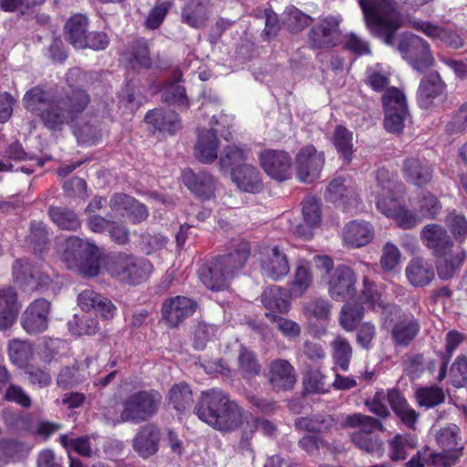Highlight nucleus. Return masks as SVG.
<instances>
[{
	"mask_svg": "<svg viewBox=\"0 0 467 467\" xmlns=\"http://www.w3.org/2000/svg\"><path fill=\"white\" fill-rule=\"evenodd\" d=\"M89 102L90 97L86 90L71 85L69 90L54 98L41 86H36L23 98L26 109L37 117L49 130H61L64 126L76 121Z\"/></svg>",
	"mask_w": 467,
	"mask_h": 467,
	"instance_id": "1",
	"label": "nucleus"
},
{
	"mask_svg": "<svg viewBox=\"0 0 467 467\" xmlns=\"http://www.w3.org/2000/svg\"><path fill=\"white\" fill-rule=\"evenodd\" d=\"M197 417L221 431H233L244 420V410L217 388L202 391L195 408Z\"/></svg>",
	"mask_w": 467,
	"mask_h": 467,
	"instance_id": "2",
	"label": "nucleus"
},
{
	"mask_svg": "<svg viewBox=\"0 0 467 467\" xmlns=\"http://www.w3.org/2000/svg\"><path fill=\"white\" fill-rule=\"evenodd\" d=\"M420 237L423 244L431 250L433 256L442 259L437 265L439 278H452L465 260V251L461 246L454 247L447 230L437 223L425 225L420 232Z\"/></svg>",
	"mask_w": 467,
	"mask_h": 467,
	"instance_id": "3",
	"label": "nucleus"
},
{
	"mask_svg": "<svg viewBox=\"0 0 467 467\" xmlns=\"http://www.w3.org/2000/svg\"><path fill=\"white\" fill-rule=\"evenodd\" d=\"M377 186L376 204L379 212L393 219L399 227L411 229L421 221V215L410 211L401 205L397 194L401 192L402 184L398 175L392 174L385 168H379L376 174Z\"/></svg>",
	"mask_w": 467,
	"mask_h": 467,
	"instance_id": "4",
	"label": "nucleus"
},
{
	"mask_svg": "<svg viewBox=\"0 0 467 467\" xmlns=\"http://www.w3.org/2000/svg\"><path fill=\"white\" fill-rule=\"evenodd\" d=\"M250 255L247 242L237 243L225 254L220 255L199 270V278L211 290H223L244 267Z\"/></svg>",
	"mask_w": 467,
	"mask_h": 467,
	"instance_id": "5",
	"label": "nucleus"
},
{
	"mask_svg": "<svg viewBox=\"0 0 467 467\" xmlns=\"http://www.w3.org/2000/svg\"><path fill=\"white\" fill-rule=\"evenodd\" d=\"M359 5L370 32L392 46L403 23L398 4L394 0H359Z\"/></svg>",
	"mask_w": 467,
	"mask_h": 467,
	"instance_id": "6",
	"label": "nucleus"
},
{
	"mask_svg": "<svg viewBox=\"0 0 467 467\" xmlns=\"http://www.w3.org/2000/svg\"><path fill=\"white\" fill-rule=\"evenodd\" d=\"M101 254L100 249L94 243L70 236L65 242L62 258L67 268L93 277L99 273Z\"/></svg>",
	"mask_w": 467,
	"mask_h": 467,
	"instance_id": "7",
	"label": "nucleus"
},
{
	"mask_svg": "<svg viewBox=\"0 0 467 467\" xmlns=\"http://www.w3.org/2000/svg\"><path fill=\"white\" fill-rule=\"evenodd\" d=\"M162 400L161 393L154 389L140 390L130 395L123 402L121 421L140 423L152 418Z\"/></svg>",
	"mask_w": 467,
	"mask_h": 467,
	"instance_id": "8",
	"label": "nucleus"
},
{
	"mask_svg": "<svg viewBox=\"0 0 467 467\" xmlns=\"http://www.w3.org/2000/svg\"><path fill=\"white\" fill-rule=\"evenodd\" d=\"M110 271L119 281L137 285L148 278L152 271V265L145 259L119 254L113 262Z\"/></svg>",
	"mask_w": 467,
	"mask_h": 467,
	"instance_id": "9",
	"label": "nucleus"
},
{
	"mask_svg": "<svg viewBox=\"0 0 467 467\" xmlns=\"http://www.w3.org/2000/svg\"><path fill=\"white\" fill-rule=\"evenodd\" d=\"M340 16H328L320 19L308 32V44L314 49H326L337 46L342 40Z\"/></svg>",
	"mask_w": 467,
	"mask_h": 467,
	"instance_id": "10",
	"label": "nucleus"
},
{
	"mask_svg": "<svg viewBox=\"0 0 467 467\" xmlns=\"http://www.w3.org/2000/svg\"><path fill=\"white\" fill-rule=\"evenodd\" d=\"M398 49L411 67L419 72L424 71L433 62L430 45L416 35H403Z\"/></svg>",
	"mask_w": 467,
	"mask_h": 467,
	"instance_id": "11",
	"label": "nucleus"
},
{
	"mask_svg": "<svg viewBox=\"0 0 467 467\" xmlns=\"http://www.w3.org/2000/svg\"><path fill=\"white\" fill-rule=\"evenodd\" d=\"M459 433L460 430L454 424L444 427L437 432L436 441L442 451L434 452V454L440 467L451 466L461 456L463 446Z\"/></svg>",
	"mask_w": 467,
	"mask_h": 467,
	"instance_id": "12",
	"label": "nucleus"
},
{
	"mask_svg": "<svg viewBox=\"0 0 467 467\" xmlns=\"http://www.w3.org/2000/svg\"><path fill=\"white\" fill-rule=\"evenodd\" d=\"M324 163V152L313 145L302 148L296 156V178L302 182H313L320 177Z\"/></svg>",
	"mask_w": 467,
	"mask_h": 467,
	"instance_id": "13",
	"label": "nucleus"
},
{
	"mask_svg": "<svg viewBox=\"0 0 467 467\" xmlns=\"http://www.w3.org/2000/svg\"><path fill=\"white\" fill-rule=\"evenodd\" d=\"M259 163L264 171L272 179L283 182L291 177L292 159L281 150H265L259 155Z\"/></svg>",
	"mask_w": 467,
	"mask_h": 467,
	"instance_id": "14",
	"label": "nucleus"
},
{
	"mask_svg": "<svg viewBox=\"0 0 467 467\" xmlns=\"http://www.w3.org/2000/svg\"><path fill=\"white\" fill-rule=\"evenodd\" d=\"M260 265L263 275L275 281L285 277L290 271L287 255L278 245L262 248Z\"/></svg>",
	"mask_w": 467,
	"mask_h": 467,
	"instance_id": "15",
	"label": "nucleus"
},
{
	"mask_svg": "<svg viewBox=\"0 0 467 467\" xmlns=\"http://www.w3.org/2000/svg\"><path fill=\"white\" fill-rule=\"evenodd\" d=\"M197 308V303L192 298L176 296L167 298L161 306V317L170 327H177L185 319L192 317Z\"/></svg>",
	"mask_w": 467,
	"mask_h": 467,
	"instance_id": "16",
	"label": "nucleus"
},
{
	"mask_svg": "<svg viewBox=\"0 0 467 467\" xmlns=\"http://www.w3.org/2000/svg\"><path fill=\"white\" fill-rule=\"evenodd\" d=\"M50 302L45 298L33 301L21 317V326L30 335L44 332L48 327Z\"/></svg>",
	"mask_w": 467,
	"mask_h": 467,
	"instance_id": "17",
	"label": "nucleus"
},
{
	"mask_svg": "<svg viewBox=\"0 0 467 467\" xmlns=\"http://www.w3.org/2000/svg\"><path fill=\"white\" fill-rule=\"evenodd\" d=\"M445 97L446 86L438 72H431L421 79L417 91V102L421 109H430Z\"/></svg>",
	"mask_w": 467,
	"mask_h": 467,
	"instance_id": "18",
	"label": "nucleus"
},
{
	"mask_svg": "<svg viewBox=\"0 0 467 467\" xmlns=\"http://www.w3.org/2000/svg\"><path fill=\"white\" fill-rule=\"evenodd\" d=\"M409 25L416 31L423 33L429 38L440 41L450 47L459 48L463 45L461 35L453 30L446 29L415 17L409 18Z\"/></svg>",
	"mask_w": 467,
	"mask_h": 467,
	"instance_id": "19",
	"label": "nucleus"
},
{
	"mask_svg": "<svg viewBox=\"0 0 467 467\" xmlns=\"http://www.w3.org/2000/svg\"><path fill=\"white\" fill-rule=\"evenodd\" d=\"M78 303L83 311H95L104 319H112L117 311L111 300L91 289L82 291L78 296Z\"/></svg>",
	"mask_w": 467,
	"mask_h": 467,
	"instance_id": "20",
	"label": "nucleus"
},
{
	"mask_svg": "<svg viewBox=\"0 0 467 467\" xmlns=\"http://www.w3.org/2000/svg\"><path fill=\"white\" fill-rule=\"evenodd\" d=\"M296 380L294 367L286 359L277 358L269 364V382L275 390H289Z\"/></svg>",
	"mask_w": 467,
	"mask_h": 467,
	"instance_id": "21",
	"label": "nucleus"
},
{
	"mask_svg": "<svg viewBox=\"0 0 467 467\" xmlns=\"http://www.w3.org/2000/svg\"><path fill=\"white\" fill-rule=\"evenodd\" d=\"M405 275L412 286L423 287L434 279L435 271L431 262L423 257H415L408 263Z\"/></svg>",
	"mask_w": 467,
	"mask_h": 467,
	"instance_id": "22",
	"label": "nucleus"
},
{
	"mask_svg": "<svg viewBox=\"0 0 467 467\" xmlns=\"http://www.w3.org/2000/svg\"><path fill=\"white\" fill-rule=\"evenodd\" d=\"M160 430L153 424L142 426L132 441L134 451L142 458H149L159 450Z\"/></svg>",
	"mask_w": 467,
	"mask_h": 467,
	"instance_id": "23",
	"label": "nucleus"
},
{
	"mask_svg": "<svg viewBox=\"0 0 467 467\" xmlns=\"http://www.w3.org/2000/svg\"><path fill=\"white\" fill-rule=\"evenodd\" d=\"M403 176L408 182L417 186L429 183L432 178V166L425 159L408 158L403 164Z\"/></svg>",
	"mask_w": 467,
	"mask_h": 467,
	"instance_id": "24",
	"label": "nucleus"
},
{
	"mask_svg": "<svg viewBox=\"0 0 467 467\" xmlns=\"http://www.w3.org/2000/svg\"><path fill=\"white\" fill-rule=\"evenodd\" d=\"M219 140L213 130H202L198 132L194 148L196 159L204 164H210L218 158Z\"/></svg>",
	"mask_w": 467,
	"mask_h": 467,
	"instance_id": "25",
	"label": "nucleus"
},
{
	"mask_svg": "<svg viewBox=\"0 0 467 467\" xmlns=\"http://www.w3.org/2000/svg\"><path fill=\"white\" fill-rule=\"evenodd\" d=\"M182 181L185 186L195 195L208 199L214 192V179L206 171L193 172L187 169L182 171Z\"/></svg>",
	"mask_w": 467,
	"mask_h": 467,
	"instance_id": "26",
	"label": "nucleus"
},
{
	"mask_svg": "<svg viewBox=\"0 0 467 467\" xmlns=\"http://www.w3.org/2000/svg\"><path fill=\"white\" fill-rule=\"evenodd\" d=\"M20 310L16 292L12 287L0 289V330L9 329Z\"/></svg>",
	"mask_w": 467,
	"mask_h": 467,
	"instance_id": "27",
	"label": "nucleus"
},
{
	"mask_svg": "<svg viewBox=\"0 0 467 467\" xmlns=\"http://www.w3.org/2000/svg\"><path fill=\"white\" fill-rule=\"evenodd\" d=\"M232 180L243 192L257 193L263 189V182L260 172L250 164L234 168L231 171Z\"/></svg>",
	"mask_w": 467,
	"mask_h": 467,
	"instance_id": "28",
	"label": "nucleus"
},
{
	"mask_svg": "<svg viewBox=\"0 0 467 467\" xmlns=\"http://www.w3.org/2000/svg\"><path fill=\"white\" fill-rule=\"evenodd\" d=\"M144 119L161 132L173 134L181 127L178 114L170 109H155L149 111Z\"/></svg>",
	"mask_w": 467,
	"mask_h": 467,
	"instance_id": "29",
	"label": "nucleus"
},
{
	"mask_svg": "<svg viewBox=\"0 0 467 467\" xmlns=\"http://www.w3.org/2000/svg\"><path fill=\"white\" fill-rule=\"evenodd\" d=\"M364 289L361 298L374 311L380 312L382 315L389 313H396L399 307L385 302L381 288L378 287L374 283L370 282L367 277L364 278Z\"/></svg>",
	"mask_w": 467,
	"mask_h": 467,
	"instance_id": "30",
	"label": "nucleus"
},
{
	"mask_svg": "<svg viewBox=\"0 0 467 467\" xmlns=\"http://www.w3.org/2000/svg\"><path fill=\"white\" fill-rule=\"evenodd\" d=\"M329 294L337 301L345 300L350 291V269L347 265H338L328 280Z\"/></svg>",
	"mask_w": 467,
	"mask_h": 467,
	"instance_id": "31",
	"label": "nucleus"
},
{
	"mask_svg": "<svg viewBox=\"0 0 467 467\" xmlns=\"http://www.w3.org/2000/svg\"><path fill=\"white\" fill-rule=\"evenodd\" d=\"M209 18L207 5L202 0H191L182 11V21L192 28L205 26Z\"/></svg>",
	"mask_w": 467,
	"mask_h": 467,
	"instance_id": "32",
	"label": "nucleus"
},
{
	"mask_svg": "<svg viewBox=\"0 0 467 467\" xmlns=\"http://www.w3.org/2000/svg\"><path fill=\"white\" fill-rule=\"evenodd\" d=\"M389 405L403 424L408 428H414L419 414L407 403L406 400L398 390H389Z\"/></svg>",
	"mask_w": 467,
	"mask_h": 467,
	"instance_id": "33",
	"label": "nucleus"
},
{
	"mask_svg": "<svg viewBox=\"0 0 467 467\" xmlns=\"http://www.w3.org/2000/svg\"><path fill=\"white\" fill-rule=\"evenodd\" d=\"M420 324L412 316L404 317L392 327L391 336L397 345L408 346L418 335Z\"/></svg>",
	"mask_w": 467,
	"mask_h": 467,
	"instance_id": "34",
	"label": "nucleus"
},
{
	"mask_svg": "<svg viewBox=\"0 0 467 467\" xmlns=\"http://www.w3.org/2000/svg\"><path fill=\"white\" fill-rule=\"evenodd\" d=\"M88 20L86 16L77 14L72 16L66 23V36L75 48H83L84 37L88 34Z\"/></svg>",
	"mask_w": 467,
	"mask_h": 467,
	"instance_id": "35",
	"label": "nucleus"
},
{
	"mask_svg": "<svg viewBox=\"0 0 467 467\" xmlns=\"http://www.w3.org/2000/svg\"><path fill=\"white\" fill-rule=\"evenodd\" d=\"M262 303L268 310L278 313H285L290 308L287 290L278 285H272L264 291Z\"/></svg>",
	"mask_w": 467,
	"mask_h": 467,
	"instance_id": "36",
	"label": "nucleus"
},
{
	"mask_svg": "<svg viewBox=\"0 0 467 467\" xmlns=\"http://www.w3.org/2000/svg\"><path fill=\"white\" fill-rule=\"evenodd\" d=\"M326 200L338 207L346 209L348 201V180L341 176L335 177L327 186Z\"/></svg>",
	"mask_w": 467,
	"mask_h": 467,
	"instance_id": "37",
	"label": "nucleus"
},
{
	"mask_svg": "<svg viewBox=\"0 0 467 467\" xmlns=\"http://www.w3.org/2000/svg\"><path fill=\"white\" fill-rule=\"evenodd\" d=\"M169 405L179 412L189 409L193 403L192 392L186 383L175 384L168 395Z\"/></svg>",
	"mask_w": 467,
	"mask_h": 467,
	"instance_id": "38",
	"label": "nucleus"
},
{
	"mask_svg": "<svg viewBox=\"0 0 467 467\" xmlns=\"http://www.w3.org/2000/svg\"><path fill=\"white\" fill-rule=\"evenodd\" d=\"M463 336L462 334L457 331H450L446 335V351L444 354L439 355L438 360V374L436 375V379L438 381H442L446 377L447 365L450 361L451 357L452 356L454 350L458 348V346L462 342Z\"/></svg>",
	"mask_w": 467,
	"mask_h": 467,
	"instance_id": "39",
	"label": "nucleus"
},
{
	"mask_svg": "<svg viewBox=\"0 0 467 467\" xmlns=\"http://www.w3.org/2000/svg\"><path fill=\"white\" fill-rule=\"evenodd\" d=\"M48 214L52 222L61 230L75 231L80 221L75 212L64 207H51Z\"/></svg>",
	"mask_w": 467,
	"mask_h": 467,
	"instance_id": "40",
	"label": "nucleus"
},
{
	"mask_svg": "<svg viewBox=\"0 0 467 467\" xmlns=\"http://www.w3.org/2000/svg\"><path fill=\"white\" fill-rule=\"evenodd\" d=\"M247 153L241 148L234 145H229L224 148L220 159L219 168L222 171L226 172L229 169L232 171L234 168L242 167L246 164Z\"/></svg>",
	"mask_w": 467,
	"mask_h": 467,
	"instance_id": "41",
	"label": "nucleus"
},
{
	"mask_svg": "<svg viewBox=\"0 0 467 467\" xmlns=\"http://www.w3.org/2000/svg\"><path fill=\"white\" fill-rule=\"evenodd\" d=\"M312 283L310 265L306 261H301L295 273V278L290 285L289 293L294 296H302Z\"/></svg>",
	"mask_w": 467,
	"mask_h": 467,
	"instance_id": "42",
	"label": "nucleus"
},
{
	"mask_svg": "<svg viewBox=\"0 0 467 467\" xmlns=\"http://www.w3.org/2000/svg\"><path fill=\"white\" fill-rule=\"evenodd\" d=\"M416 446L417 439L414 436L397 434L389 441V457L392 461L404 460Z\"/></svg>",
	"mask_w": 467,
	"mask_h": 467,
	"instance_id": "43",
	"label": "nucleus"
},
{
	"mask_svg": "<svg viewBox=\"0 0 467 467\" xmlns=\"http://www.w3.org/2000/svg\"><path fill=\"white\" fill-rule=\"evenodd\" d=\"M418 404L426 409L433 408L445 400L444 390L438 386H427L419 388L415 392Z\"/></svg>",
	"mask_w": 467,
	"mask_h": 467,
	"instance_id": "44",
	"label": "nucleus"
},
{
	"mask_svg": "<svg viewBox=\"0 0 467 467\" xmlns=\"http://www.w3.org/2000/svg\"><path fill=\"white\" fill-rule=\"evenodd\" d=\"M238 370L245 379H252L261 371V366L254 354L244 347H241L239 351Z\"/></svg>",
	"mask_w": 467,
	"mask_h": 467,
	"instance_id": "45",
	"label": "nucleus"
},
{
	"mask_svg": "<svg viewBox=\"0 0 467 467\" xmlns=\"http://www.w3.org/2000/svg\"><path fill=\"white\" fill-rule=\"evenodd\" d=\"M219 330V327L215 325L199 322L194 328V348L198 350L203 349L207 342L213 341L217 337Z\"/></svg>",
	"mask_w": 467,
	"mask_h": 467,
	"instance_id": "46",
	"label": "nucleus"
},
{
	"mask_svg": "<svg viewBox=\"0 0 467 467\" xmlns=\"http://www.w3.org/2000/svg\"><path fill=\"white\" fill-rule=\"evenodd\" d=\"M352 429L358 427V431L352 432V441L358 442L359 437L362 433L370 434L376 430L381 428L379 420L366 415L353 414L352 415Z\"/></svg>",
	"mask_w": 467,
	"mask_h": 467,
	"instance_id": "47",
	"label": "nucleus"
},
{
	"mask_svg": "<svg viewBox=\"0 0 467 467\" xmlns=\"http://www.w3.org/2000/svg\"><path fill=\"white\" fill-rule=\"evenodd\" d=\"M374 238L373 226L366 221H352V247H361Z\"/></svg>",
	"mask_w": 467,
	"mask_h": 467,
	"instance_id": "48",
	"label": "nucleus"
},
{
	"mask_svg": "<svg viewBox=\"0 0 467 467\" xmlns=\"http://www.w3.org/2000/svg\"><path fill=\"white\" fill-rule=\"evenodd\" d=\"M444 223L457 242L462 243L467 238V219L464 215L452 211L447 214Z\"/></svg>",
	"mask_w": 467,
	"mask_h": 467,
	"instance_id": "49",
	"label": "nucleus"
},
{
	"mask_svg": "<svg viewBox=\"0 0 467 467\" xmlns=\"http://www.w3.org/2000/svg\"><path fill=\"white\" fill-rule=\"evenodd\" d=\"M384 110H409L406 97L400 89L391 87L388 88L382 96Z\"/></svg>",
	"mask_w": 467,
	"mask_h": 467,
	"instance_id": "50",
	"label": "nucleus"
},
{
	"mask_svg": "<svg viewBox=\"0 0 467 467\" xmlns=\"http://www.w3.org/2000/svg\"><path fill=\"white\" fill-rule=\"evenodd\" d=\"M332 423L333 420L329 416H315L297 419L296 426L308 432L321 433L328 430Z\"/></svg>",
	"mask_w": 467,
	"mask_h": 467,
	"instance_id": "51",
	"label": "nucleus"
},
{
	"mask_svg": "<svg viewBox=\"0 0 467 467\" xmlns=\"http://www.w3.org/2000/svg\"><path fill=\"white\" fill-rule=\"evenodd\" d=\"M312 17L295 6L286 8L285 23L291 32L296 33L306 28Z\"/></svg>",
	"mask_w": 467,
	"mask_h": 467,
	"instance_id": "52",
	"label": "nucleus"
},
{
	"mask_svg": "<svg viewBox=\"0 0 467 467\" xmlns=\"http://www.w3.org/2000/svg\"><path fill=\"white\" fill-rule=\"evenodd\" d=\"M256 420L254 417H246L244 414L243 422L239 425L242 427L241 429V440L239 443V448L243 453L247 452L249 455L254 457V451L252 448L251 440L255 433L256 430Z\"/></svg>",
	"mask_w": 467,
	"mask_h": 467,
	"instance_id": "53",
	"label": "nucleus"
},
{
	"mask_svg": "<svg viewBox=\"0 0 467 467\" xmlns=\"http://www.w3.org/2000/svg\"><path fill=\"white\" fill-rule=\"evenodd\" d=\"M32 349L28 342L20 339H13L8 344V357L13 364L22 365L26 363Z\"/></svg>",
	"mask_w": 467,
	"mask_h": 467,
	"instance_id": "54",
	"label": "nucleus"
},
{
	"mask_svg": "<svg viewBox=\"0 0 467 467\" xmlns=\"http://www.w3.org/2000/svg\"><path fill=\"white\" fill-rule=\"evenodd\" d=\"M401 253L397 245L387 242L382 247L379 264L385 272L393 271L400 263Z\"/></svg>",
	"mask_w": 467,
	"mask_h": 467,
	"instance_id": "55",
	"label": "nucleus"
},
{
	"mask_svg": "<svg viewBox=\"0 0 467 467\" xmlns=\"http://www.w3.org/2000/svg\"><path fill=\"white\" fill-rule=\"evenodd\" d=\"M266 317L275 324V327L288 339H294L300 335L301 328L296 322L275 314L266 313Z\"/></svg>",
	"mask_w": 467,
	"mask_h": 467,
	"instance_id": "56",
	"label": "nucleus"
},
{
	"mask_svg": "<svg viewBox=\"0 0 467 467\" xmlns=\"http://www.w3.org/2000/svg\"><path fill=\"white\" fill-rule=\"evenodd\" d=\"M60 443L68 451H74L78 454L89 457L92 453L90 439L88 437L69 438L63 434L60 436Z\"/></svg>",
	"mask_w": 467,
	"mask_h": 467,
	"instance_id": "57",
	"label": "nucleus"
},
{
	"mask_svg": "<svg viewBox=\"0 0 467 467\" xmlns=\"http://www.w3.org/2000/svg\"><path fill=\"white\" fill-rule=\"evenodd\" d=\"M130 64L133 67L148 68L151 65V59L149 56V47L144 40H138L133 43L130 50Z\"/></svg>",
	"mask_w": 467,
	"mask_h": 467,
	"instance_id": "58",
	"label": "nucleus"
},
{
	"mask_svg": "<svg viewBox=\"0 0 467 467\" xmlns=\"http://www.w3.org/2000/svg\"><path fill=\"white\" fill-rule=\"evenodd\" d=\"M449 379L456 388H461L467 382V358L464 356L457 357L451 364Z\"/></svg>",
	"mask_w": 467,
	"mask_h": 467,
	"instance_id": "59",
	"label": "nucleus"
},
{
	"mask_svg": "<svg viewBox=\"0 0 467 467\" xmlns=\"http://www.w3.org/2000/svg\"><path fill=\"white\" fill-rule=\"evenodd\" d=\"M171 7V3L169 1L157 4L149 13L145 19L144 26L148 29H157L162 24L165 16Z\"/></svg>",
	"mask_w": 467,
	"mask_h": 467,
	"instance_id": "60",
	"label": "nucleus"
},
{
	"mask_svg": "<svg viewBox=\"0 0 467 467\" xmlns=\"http://www.w3.org/2000/svg\"><path fill=\"white\" fill-rule=\"evenodd\" d=\"M169 239L159 233H145L141 235L140 247L147 254L163 249Z\"/></svg>",
	"mask_w": 467,
	"mask_h": 467,
	"instance_id": "61",
	"label": "nucleus"
},
{
	"mask_svg": "<svg viewBox=\"0 0 467 467\" xmlns=\"http://www.w3.org/2000/svg\"><path fill=\"white\" fill-rule=\"evenodd\" d=\"M332 141L338 153L346 160L350 159L349 131L344 126L338 125L333 133Z\"/></svg>",
	"mask_w": 467,
	"mask_h": 467,
	"instance_id": "62",
	"label": "nucleus"
},
{
	"mask_svg": "<svg viewBox=\"0 0 467 467\" xmlns=\"http://www.w3.org/2000/svg\"><path fill=\"white\" fill-rule=\"evenodd\" d=\"M384 127L391 133H400L404 128V123L409 117V110H384Z\"/></svg>",
	"mask_w": 467,
	"mask_h": 467,
	"instance_id": "63",
	"label": "nucleus"
},
{
	"mask_svg": "<svg viewBox=\"0 0 467 467\" xmlns=\"http://www.w3.org/2000/svg\"><path fill=\"white\" fill-rule=\"evenodd\" d=\"M302 213L304 221L312 228L320 223V207L315 197H307L303 202Z\"/></svg>",
	"mask_w": 467,
	"mask_h": 467,
	"instance_id": "64",
	"label": "nucleus"
}]
</instances>
